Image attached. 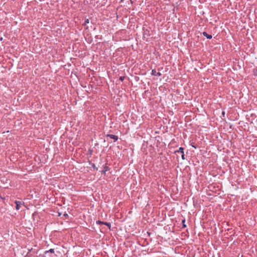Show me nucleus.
Returning <instances> with one entry per match:
<instances>
[{"instance_id": "7ed1b4c3", "label": "nucleus", "mask_w": 257, "mask_h": 257, "mask_svg": "<svg viewBox=\"0 0 257 257\" xmlns=\"http://www.w3.org/2000/svg\"><path fill=\"white\" fill-rule=\"evenodd\" d=\"M107 137L113 139L114 142H115L118 140V137L114 135H107Z\"/></svg>"}, {"instance_id": "4468645a", "label": "nucleus", "mask_w": 257, "mask_h": 257, "mask_svg": "<svg viewBox=\"0 0 257 257\" xmlns=\"http://www.w3.org/2000/svg\"><path fill=\"white\" fill-rule=\"evenodd\" d=\"M222 114L224 115L225 114V112L224 111H222Z\"/></svg>"}, {"instance_id": "6e6552de", "label": "nucleus", "mask_w": 257, "mask_h": 257, "mask_svg": "<svg viewBox=\"0 0 257 257\" xmlns=\"http://www.w3.org/2000/svg\"><path fill=\"white\" fill-rule=\"evenodd\" d=\"M103 224L107 225L109 227V229H110L111 224L110 223L107 222H104V223H103Z\"/></svg>"}, {"instance_id": "f8f14e48", "label": "nucleus", "mask_w": 257, "mask_h": 257, "mask_svg": "<svg viewBox=\"0 0 257 257\" xmlns=\"http://www.w3.org/2000/svg\"><path fill=\"white\" fill-rule=\"evenodd\" d=\"M181 158H182V159L183 160H184V159H185V155H184V153H183V154H182V156H181Z\"/></svg>"}, {"instance_id": "f03ea898", "label": "nucleus", "mask_w": 257, "mask_h": 257, "mask_svg": "<svg viewBox=\"0 0 257 257\" xmlns=\"http://www.w3.org/2000/svg\"><path fill=\"white\" fill-rule=\"evenodd\" d=\"M151 74H152V75H154V76H160L162 75V74L160 72H157V71H156L155 69H153L152 70Z\"/></svg>"}, {"instance_id": "1a4fd4ad", "label": "nucleus", "mask_w": 257, "mask_h": 257, "mask_svg": "<svg viewBox=\"0 0 257 257\" xmlns=\"http://www.w3.org/2000/svg\"><path fill=\"white\" fill-rule=\"evenodd\" d=\"M103 223H104V222L99 220L96 221L97 224H103Z\"/></svg>"}, {"instance_id": "f257e3e1", "label": "nucleus", "mask_w": 257, "mask_h": 257, "mask_svg": "<svg viewBox=\"0 0 257 257\" xmlns=\"http://www.w3.org/2000/svg\"><path fill=\"white\" fill-rule=\"evenodd\" d=\"M15 203L16 204V208L17 210H19L21 206L24 204L23 202L20 201H16Z\"/></svg>"}, {"instance_id": "ddd939ff", "label": "nucleus", "mask_w": 257, "mask_h": 257, "mask_svg": "<svg viewBox=\"0 0 257 257\" xmlns=\"http://www.w3.org/2000/svg\"><path fill=\"white\" fill-rule=\"evenodd\" d=\"M120 79L121 80H123V78H122V77H121L120 78Z\"/></svg>"}, {"instance_id": "423d86ee", "label": "nucleus", "mask_w": 257, "mask_h": 257, "mask_svg": "<svg viewBox=\"0 0 257 257\" xmlns=\"http://www.w3.org/2000/svg\"><path fill=\"white\" fill-rule=\"evenodd\" d=\"M108 170V167L106 165L103 166V170L101 171L103 173H105Z\"/></svg>"}, {"instance_id": "9b49d317", "label": "nucleus", "mask_w": 257, "mask_h": 257, "mask_svg": "<svg viewBox=\"0 0 257 257\" xmlns=\"http://www.w3.org/2000/svg\"><path fill=\"white\" fill-rule=\"evenodd\" d=\"M89 20H88V19H86V20H85V22H84V25H86V24H88V23H89Z\"/></svg>"}, {"instance_id": "0eeeda50", "label": "nucleus", "mask_w": 257, "mask_h": 257, "mask_svg": "<svg viewBox=\"0 0 257 257\" xmlns=\"http://www.w3.org/2000/svg\"><path fill=\"white\" fill-rule=\"evenodd\" d=\"M49 252H50V253H54V249L53 248H51L49 250H46L45 251V254H47Z\"/></svg>"}, {"instance_id": "20e7f679", "label": "nucleus", "mask_w": 257, "mask_h": 257, "mask_svg": "<svg viewBox=\"0 0 257 257\" xmlns=\"http://www.w3.org/2000/svg\"><path fill=\"white\" fill-rule=\"evenodd\" d=\"M202 34L203 35L204 37H206L207 39H210L212 37V35L208 34L206 32H203Z\"/></svg>"}, {"instance_id": "39448f33", "label": "nucleus", "mask_w": 257, "mask_h": 257, "mask_svg": "<svg viewBox=\"0 0 257 257\" xmlns=\"http://www.w3.org/2000/svg\"><path fill=\"white\" fill-rule=\"evenodd\" d=\"M184 148L180 147V148H179L178 150H177V151H175V153H180L181 154H183L184 153Z\"/></svg>"}, {"instance_id": "9d476101", "label": "nucleus", "mask_w": 257, "mask_h": 257, "mask_svg": "<svg viewBox=\"0 0 257 257\" xmlns=\"http://www.w3.org/2000/svg\"><path fill=\"white\" fill-rule=\"evenodd\" d=\"M182 223H183V227H185L186 226V225H185V219L183 220H182Z\"/></svg>"}]
</instances>
